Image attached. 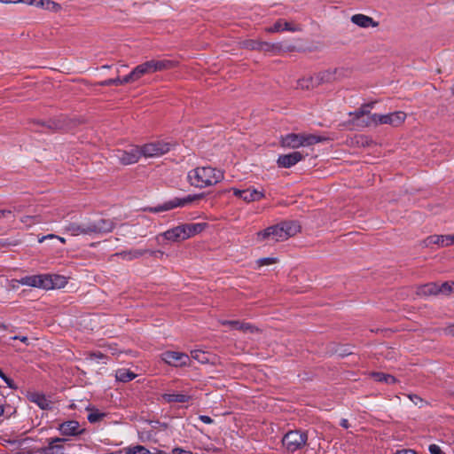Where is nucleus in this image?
I'll return each mask as SVG.
<instances>
[{
	"label": "nucleus",
	"instance_id": "nucleus-1",
	"mask_svg": "<svg viewBox=\"0 0 454 454\" xmlns=\"http://www.w3.org/2000/svg\"><path fill=\"white\" fill-rule=\"evenodd\" d=\"M187 178L192 186L203 189L220 183L224 178V173L210 166L197 167L188 172Z\"/></svg>",
	"mask_w": 454,
	"mask_h": 454
},
{
	"label": "nucleus",
	"instance_id": "nucleus-2",
	"mask_svg": "<svg viewBox=\"0 0 454 454\" xmlns=\"http://www.w3.org/2000/svg\"><path fill=\"white\" fill-rule=\"evenodd\" d=\"M300 231V226L295 222H282L280 223L270 226L263 231L257 232L258 241H267L269 243L281 242L294 236Z\"/></svg>",
	"mask_w": 454,
	"mask_h": 454
},
{
	"label": "nucleus",
	"instance_id": "nucleus-3",
	"mask_svg": "<svg viewBox=\"0 0 454 454\" xmlns=\"http://www.w3.org/2000/svg\"><path fill=\"white\" fill-rule=\"evenodd\" d=\"M12 282H17L22 286L49 290L64 287L67 284V279L60 275L41 274L25 276L20 280H12Z\"/></svg>",
	"mask_w": 454,
	"mask_h": 454
},
{
	"label": "nucleus",
	"instance_id": "nucleus-4",
	"mask_svg": "<svg viewBox=\"0 0 454 454\" xmlns=\"http://www.w3.org/2000/svg\"><path fill=\"white\" fill-rule=\"evenodd\" d=\"M204 198L203 193L188 195L184 198H174L164 203L155 206V207H147L144 208V211L158 214L160 212L169 211L176 207H183L188 204L192 203L193 201L201 200Z\"/></svg>",
	"mask_w": 454,
	"mask_h": 454
},
{
	"label": "nucleus",
	"instance_id": "nucleus-5",
	"mask_svg": "<svg viewBox=\"0 0 454 454\" xmlns=\"http://www.w3.org/2000/svg\"><path fill=\"white\" fill-rule=\"evenodd\" d=\"M308 441V434L306 432L300 430L287 432L283 439V446L288 452H294L303 448Z\"/></svg>",
	"mask_w": 454,
	"mask_h": 454
},
{
	"label": "nucleus",
	"instance_id": "nucleus-6",
	"mask_svg": "<svg viewBox=\"0 0 454 454\" xmlns=\"http://www.w3.org/2000/svg\"><path fill=\"white\" fill-rule=\"evenodd\" d=\"M171 144L164 141H155L141 146L142 154L145 157H160L171 149Z\"/></svg>",
	"mask_w": 454,
	"mask_h": 454
},
{
	"label": "nucleus",
	"instance_id": "nucleus-7",
	"mask_svg": "<svg viewBox=\"0 0 454 454\" xmlns=\"http://www.w3.org/2000/svg\"><path fill=\"white\" fill-rule=\"evenodd\" d=\"M406 119V114L403 111H396L387 114H373L372 121L380 124H389L393 127L402 125Z\"/></svg>",
	"mask_w": 454,
	"mask_h": 454
},
{
	"label": "nucleus",
	"instance_id": "nucleus-8",
	"mask_svg": "<svg viewBox=\"0 0 454 454\" xmlns=\"http://www.w3.org/2000/svg\"><path fill=\"white\" fill-rule=\"evenodd\" d=\"M161 359L168 365L176 367L186 366L190 362V356L187 354L170 350L163 352Z\"/></svg>",
	"mask_w": 454,
	"mask_h": 454
},
{
	"label": "nucleus",
	"instance_id": "nucleus-9",
	"mask_svg": "<svg viewBox=\"0 0 454 454\" xmlns=\"http://www.w3.org/2000/svg\"><path fill=\"white\" fill-rule=\"evenodd\" d=\"M90 235H99L111 232L115 228V223L111 219L100 218L97 221H88Z\"/></svg>",
	"mask_w": 454,
	"mask_h": 454
},
{
	"label": "nucleus",
	"instance_id": "nucleus-10",
	"mask_svg": "<svg viewBox=\"0 0 454 454\" xmlns=\"http://www.w3.org/2000/svg\"><path fill=\"white\" fill-rule=\"evenodd\" d=\"M231 191L235 197L240 198L246 202L258 201L264 198V192L254 188H247L244 190L231 188Z\"/></svg>",
	"mask_w": 454,
	"mask_h": 454
},
{
	"label": "nucleus",
	"instance_id": "nucleus-11",
	"mask_svg": "<svg viewBox=\"0 0 454 454\" xmlns=\"http://www.w3.org/2000/svg\"><path fill=\"white\" fill-rule=\"evenodd\" d=\"M141 147L133 146L128 150L121 151L118 154V159L124 165L136 163L142 156Z\"/></svg>",
	"mask_w": 454,
	"mask_h": 454
},
{
	"label": "nucleus",
	"instance_id": "nucleus-12",
	"mask_svg": "<svg viewBox=\"0 0 454 454\" xmlns=\"http://www.w3.org/2000/svg\"><path fill=\"white\" fill-rule=\"evenodd\" d=\"M303 159L304 155L301 152L294 151L287 154L279 155L277 160V164L279 168H289Z\"/></svg>",
	"mask_w": 454,
	"mask_h": 454
},
{
	"label": "nucleus",
	"instance_id": "nucleus-13",
	"mask_svg": "<svg viewBox=\"0 0 454 454\" xmlns=\"http://www.w3.org/2000/svg\"><path fill=\"white\" fill-rule=\"evenodd\" d=\"M33 124L35 126L34 129L38 132L55 131L64 128V122L60 119H52L47 121H36Z\"/></svg>",
	"mask_w": 454,
	"mask_h": 454
},
{
	"label": "nucleus",
	"instance_id": "nucleus-14",
	"mask_svg": "<svg viewBox=\"0 0 454 454\" xmlns=\"http://www.w3.org/2000/svg\"><path fill=\"white\" fill-rule=\"evenodd\" d=\"M153 74V66L151 60L145 61L138 66H137L129 74L128 81L137 82L142 76L145 74Z\"/></svg>",
	"mask_w": 454,
	"mask_h": 454
},
{
	"label": "nucleus",
	"instance_id": "nucleus-15",
	"mask_svg": "<svg viewBox=\"0 0 454 454\" xmlns=\"http://www.w3.org/2000/svg\"><path fill=\"white\" fill-rule=\"evenodd\" d=\"M59 430L61 434L66 436H74L82 434L84 429H82L80 424L76 420H68L61 423L59 426Z\"/></svg>",
	"mask_w": 454,
	"mask_h": 454
},
{
	"label": "nucleus",
	"instance_id": "nucleus-16",
	"mask_svg": "<svg viewBox=\"0 0 454 454\" xmlns=\"http://www.w3.org/2000/svg\"><path fill=\"white\" fill-rule=\"evenodd\" d=\"M265 30L268 33H277V32H281V31L296 32V31L301 30V28L298 25L287 22V21L280 19V20H277L273 26L267 27Z\"/></svg>",
	"mask_w": 454,
	"mask_h": 454
},
{
	"label": "nucleus",
	"instance_id": "nucleus-17",
	"mask_svg": "<svg viewBox=\"0 0 454 454\" xmlns=\"http://www.w3.org/2000/svg\"><path fill=\"white\" fill-rule=\"evenodd\" d=\"M280 145L282 147L297 149L301 147V133H288L282 136L280 138Z\"/></svg>",
	"mask_w": 454,
	"mask_h": 454
},
{
	"label": "nucleus",
	"instance_id": "nucleus-18",
	"mask_svg": "<svg viewBox=\"0 0 454 454\" xmlns=\"http://www.w3.org/2000/svg\"><path fill=\"white\" fill-rule=\"evenodd\" d=\"M66 231L73 236L90 235L88 221L81 223H70L66 226Z\"/></svg>",
	"mask_w": 454,
	"mask_h": 454
},
{
	"label": "nucleus",
	"instance_id": "nucleus-19",
	"mask_svg": "<svg viewBox=\"0 0 454 454\" xmlns=\"http://www.w3.org/2000/svg\"><path fill=\"white\" fill-rule=\"evenodd\" d=\"M426 247L437 245L439 247H449L452 245L450 235H431L424 240Z\"/></svg>",
	"mask_w": 454,
	"mask_h": 454
},
{
	"label": "nucleus",
	"instance_id": "nucleus-20",
	"mask_svg": "<svg viewBox=\"0 0 454 454\" xmlns=\"http://www.w3.org/2000/svg\"><path fill=\"white\" fill-rule=\"evenodd\" d=\"M350 20L352 23L363 28L376 27L379 25L372 17L360 13L353 15Z\"/></svg>",
	"mask_w": 454,
	"mask_h": 454
},
{
	"label": "nucleus",
	"instance_id": "nucleus-21",
	"mask_svg": "<svg viewBox=\"0 0 454 454\" xmlns=\"http://www.w3.org/2000/svg\"><path fill=\"white\" fill-rule=\"evenodd\" d=\"M153 73L169 70L177 67L178 62L173 59H151Z\"/></svg>",
	"mask_w": 454,
	"mask_h": 454
},
{
	"label": "nucleus",
	"instance_id": "nucleus-22",
	"mask_svg": "<svg viewBox=\"0 0 454 454\" xmlns=\"http://www.w3.org/2000/svg\"><path fill=\"white\" fill-rule=\"evenodd\" d=\"M27 397L30 402L36 403L42 410H51L52 408V403L42 393L33 392Z\"/></svg>",
	"mask_w": 454,
	"mask_h": 454
},
{
	"label": "nucleus",
	"instance_id": "nucleus-23",
	"mask_svg": "<svg viewBox=\"0 0 454 454\" xmlns=\"http://www.w3.org/2000/svg\"><path fill=\"white\" fill-rule=\"evenodd\" d=\"M184 233H185V231H184V229H183V226L181 224V225H178L172 229L168 230L162 235L167 240H169L172 242H176L179 240L186 239Z\"/></svg>",
	"mask_w": 454,
	"mask_h": 454
},
{
	"label": "nucleus",
	"instance_id": "nucleus-24",
	"mask_svg": "<svg viewBox=\"0 0 454 454\" xmlns=\"http://www.w3.org/2000/svg\"><path fill=\"white\" fill-rule=\"evenodd\" d=\"M221 324L223 325H229L234 329H238L242 332L254 333V332L258 331V329L254 325H253L249 323H244V322H240L238 320H224V321H222Z\"/></svg>",
	"mask_w": 454,
	"mask_h": 454
},
{
	"label": "nucleus",
	"instance_id": "nucleus-25",
	"mask_svg": "<svg viewBox=\"0 0 454 454\" xmlns=\"http://www.w3.org/2000/svg\"><path fill=\"white\" fill-rule=\"evenodd\" d=\"M327 140V137L324 136H318L315 134L301 133V146H310L318 143H322Z\"/></svg>",
	"mask_w": 454,
	"mask_h": 454
},
{
	"label": "nucleus",
	"instance_id": "nucleus-26",
	"mask_svg": "<svg viewBox=\"0 0 454 454\" xmlns=\"http://www.w3.org/2000/svg\"><path fill=\"white\" fill-rule=\"evenodd\" d=\"M206 223H185L182 224L183 229L185 231V238L186 239L201 232L207 227Z\"/></svg>",
	"mask_w": 454,
	"mask_h": 454
},
{
	"label": "nucleus",
	"instance_id": "nucleus-27",
	"mask_svg": "<svg viewBox=\"0 0 454 454\" xmlns=\"http://www.w3.org/2000/svg\"><path fill=\"white\" fill-rule=\"evenodd\" d=\"M419 296H430L439 294V285L436 283H427L419 286L416 292Z\"/></svg>",
	"mask_w": 454,
	"mask_h": 454
},
{
	"label": "nucleus",
	"instance_id": "nucleus-28",
	"mask_svg": "<svg viewBox=\"0 0 454 454\" xmlns=\"http://www.w3.org/2000/svg\"><path fill=\"white\" fill-rule=\"evenodd\" d=\"M244 46L250 50H257L262 51H270L274 48L273 44L257 40H247L244 42Z\"/></svg>",
	"mask_w": 454,
	"mask_h": 454
},
{
	"label": "nucleus",
	"instance_id": "nucleus-29",
	"mask_svg": "<svg viewBox=\"0 0 454 454\" xmlns=\"http://www.w3.org/2000/svg\"><path fill=\"white\" fill-rule=\"evenodd\" d=\"M148 252V250H143V249H132L129 251H121L115 253L114 256L120 257L123 260L131 261L133 259L139 258Z\"/></svg>",
	"mask_w": 454,
	"mask_h": 454
},
{
	"label": "nucleus",
	"instance_id": "nucleus-30",
	"mask_svg": "<svg viewBox=\"0 0 454 454\" xmlns=\"http://www.w3.org/2000/svg\"><path fill=\"white\" fill-rule=\"evenodd\" d=\"M163 399L167 403H187L191 400V396L186 394L173 393L163 395Z\"/></svg>",
	"mask_w": 454,
	"mask_h": 454
},
{
	"label": "nucleus",
	"instance_id": "nucleus-31",
	"mask_svg": "<svg viewBox=\"0 0 454 454\" xmlns=\"http://www.w3.org/2000/svg\"><path fill=\"white\" fill-rule=\"evenodd\" d=\"M336 72V69L325 70L318 73L315 78L317 81V83L332 82L335 80Z\"/></svg>",
	"mask_w": 454,
	"mask_h": 454
},
{
	"label": "nucleus",
	"instance_id": "nucleus-32",
	"mask_svg": "<svg viewBox=\"0 0 454 454\" xmlns=\"http://www.w3.org/2000/svg\"><path fill=\"white\" fill-rule=\"evenodd\" d=\"M121 452L124 454H151V451L143 445H129L123 448Z\"/></svg>",
	"mask_w": 454,
	"mask_h": 454
},
{
	"label": "nucleus",
	"instance_id": "nucleus-33",
	"mask_svg": "<svg viewBox=\"0 0 454 454\" xmlns=\"http://www.w3.org/2000/svg\"><path fill=\"white\" fill-rule=\"evenodd\" d=\"M116 380L121 382H128L135 379L136 374L130 372L129 369H119L115 374Z\"/></svg>",
	"mask_w": 454,
	"mask_h": 454
},
{
	"label": "nucleus",
	"instance_id": "nucleus-34",
	"mask_svg": "<svg viewBox=\"0 0 454 454\" xmlns=\"http://www.w3.org/2000/svg\"><path fill=\"white\" fill-rule=\"evenodd\" d=\"M126 79H128V74L122 78L117 77V78H111V79L105 80L100 82V85L101 86H113V85L120 86V85L133 82V81H128V80L126 81Z\"/></svg>",
	"mask_w": 454,
	"mask_h": 454
},
{
	"label": "nucleus",
	"instance_id": "nucleus-35",
	"mask_svg": "<svg viewBox=\"0 0 454 454\" xmlns=\"http://www.w3.org/2000/svg\"><path fill=\"white\" fill-rule=\"evenodd\" d=\"M374 380L379 382H386L387 384H394L395 383L396 380L394 376L390 374H386L383 372H374L372 374Z\"/></svg>",
	"mask_w": 454,
	"mask_h": 454
},
{
	"label": "nucleus",
	"instance_id": "nucleus-36",
	"mask_svg": "<svg viewBox=\"0 0 454 454\" xmlns=\"http://www.w3.org/2000/svg\"><path fill=\"white\" fill-rule=\"evenodd\" d=\"M350 114L353 115L354 121H359L363 117L371 115L372 114L369 108H367V106L364 104L360 108L356 110L354 113H351Z\"/></svg>",
	"mask_w": 454,
	"mask_h": 454
},
{
	"label": "nucleus",
	"instance_id": "nucleus-37",
	"mask_svg": "<svg viewBox=\"0 0 454 454\" xmlns=\"http://www.w3.org/2000/svg\"><path fill=\"white\" fill-rule=\"evenodd\" d=\"M452 293H454V281H446L439 286V294L450 295Z\"/></svg>",
	"mask_w": 454,
	"mask_h": 454
},
{
	"label": "nucleus",
	"instance_id": "nucleus-38",
	"mask_svg": "<svg viewBox=\"0 0 454 454\" xmlns=\"http://www.w3.org/2000/svg\"><path fill=\"white\" fill-rule=\"evenodd\" d=\"M63 441V439L59 437L50 439L48 446L44 449V454H51L55 448L60 447L59 443Z\"/></svg>",
	"mask_w": 454,
	"mask_h": 454
},
{
	"label": "nucleus",
	"instance_id": "nucleus-39",
	"mask_svg": "<svg viewBox=\"0 0 454 454\" xmlns=\"http://www.w3.org/2000/svg\"><path fill=\"white\" fill-rule=\"evenodd\" d=\"M38 4H36V7H42L47 10H55L58 11L60 6L59 4H56L55 2L51 0H41V3L37 2Z\"/></svg>",
	"mask_w": 454,
	"mask_h": 454
},
{
	"label": "nucleus",
	"instance_id": "nucleus-40",
	"mask_svg": "<svg viewBox=\"0 0 454 454\" xmlns=\"http://www.w3.org/2000/svg\"><path fill=\"white\" fill-rule=\"evenodd\" d=\"M373 114L371 115H367L363 117L359 121H356L357 126L360 127H370V126H378V123L372 121Z\"/></svg>",
	"mask_w": 454,
	"mask_h": 454
},
{
	"label": "nucleus",
	"instance_id": "nucleus-41",
	"mask_svg": "<svg viewBox=\"0 0 454 454\" xmlns=\"http://www.w3.org/2000/svg\"><path fill=\"white\" fill-rule=\"evenodd\" d=\"M105 417V414L102 412H99L98 410H93L89 415H88V420L90 423H96L99 420H101Z\"/></svg>",
	"mask_w": 454,
	"mask_h": 454
},
{
	"label": "nucleus",
	"instance_id": "nucleus-42",
	"mask_svg": "<svg viewBox=\"0 0 454 454\" xmlns=\"http://www.w3.org/2000/svg\"><path fill=\"white\" fill-rule=\"evenodd\" d=\"M191 356L201 364H204L207 361L205 353L200 350H192L191 352Z\"/></svg>",
	"mask_w": 454,
	"mask_h": 454
},
{
	"label": "nucleus",
	"instance_id": "nucleus-43",
	"mask_svg": "<svg viewBox=\"0 0 454 454\" xmlns=\"http://www.w3.org/2000/svg\"><path fill=\"white\" fill-rule=\"evenodd\" d=\"M277 261H278V259L275 257H264V258L258 259L256 261V264L258 265V267H262V266L276 263Z\"/></svg>",
	"mask_w": 454,
	"mask_h": 454
},
{
	"label": "nucleus",
	"instance_id": "nucleus-44",
	"mask_svg": "<svg viewBox=\"0 0 454 454\" xmlns=\"http://www.w3.org/2000/svg\"><path fill=\"white\" fill-rule=\"evenodd\" d=\"M105 357H106L105 354H103L100 351H94V352H90L89 354V358L91 360L104 359Z\"/></svg>",
	"mask_w": 454,
	"mask_h": 454
},
{
	"label": "nucleus",
	"instance_id": "nucleus-45",
	"mask_svg": "<svg viewBox=\"0 0 454 454\" xmlns=\"http://www.w3.org/2000/svg\"><path fill=\"white\" fill-rule=\"evenodd\" d=\"M428 450L431 454H445L442 449L436 444H431L428 447Z\"/></svg>",
	"mask_w": 454,
	"mask_h": 454
},
{
	"label": "nucleus",
	"instance_id": "nucleus-46",
	"mask_svg": "<svg viewBox=\"0 0 454 454\" xmlns=\"http://www.w3.org/2000/svg\"><path fill=\"white\" fill-rule=\"evenodd\" d=\"M2 380L5 382L8 387L12 389H17V386L15 385L14 381L7 377L6 375L2 378Z\"/></svg>",
	"mask_w": 454,
	"mask_h": 454
},
{
	"label": "nucleus",
	"instance_id": "nucleus-47",
	"mask_svg": "<svg viewBox=\"0 0 454 454\" xmlns=\"http://www.w3.org/2000/svg\"><path fill=\"white\" fill-rule=\"evenodd\" d=\"M59 238L58 235H55V234H48V235H45V236H42V237H39L38 238V242L39 243H43L44 240L46 239H57Z\"/></svg>",
	"mask_w": 454,
	"mask_h": 454
},
{
	"label": "nucleus",
	"instance_id": "nucleus-48",
	"mask_svg": "<svg viewBox=\"0 0 454 454\" xmlns=\"http://www.w3.org/2000/svg\"><path fill=\"white\" fill-rule=\"evenodd\" d=\"M172 454H193L190 450H183L181 448H175L172 450Z\"/></svg>",
	"mask_w": 454,
	"mask_h": 454
},
{
	"label": "nucleus",
	"instance_id": "nucleus-49",
	"mask_svg": "<svg viewBox=\"0 0 454 454\" xmlns=\"http://www.w3.org/2000/svg\"><path fill=\"white\" fill-rule=\"evenodd\" d=\"M199 419L205 424H212L214 422V420L207 415H200Z\"/></svg>",
	"mask_w": 454,
	"mask_h": 454
},
{
	"label": "nucleus",
	"instance_id": "nucleus-50",
	"mask_svg": "<svg viewBox=\"0 0 454 454\" xmlns=\"http://www.w3.org/2000/svg\"><path fill=\"white\" fill-rule=\"evenodd\" d=\"M37 2L41 3V0H20V3H23L27 5H34V6H36V4H38Z\"/></svg>",
	"mask_w": 454,
	"mask_h": 454
},
{
	"label": "nucleus",
	"instance_id": "nucleus-51",
	"mask_svg": "<svg viewBox=\"0 0 454 454\" xmlns=\"http://www.w3.org/2000/svg\"><path fill=\"white\" fill-rule=\"evenodd\" d=\"M16 242H8L4 239H0V247H6V246H16Z\"/></svg>",
	"mask_w": 454,
	"mask_h": 454
},
{
	"label": "nucleus",
	"instance_id": "nucleus-52",
	"mask_svg": "<svg viewBox=\"0 0 454 454\" xmlns=\"http://www.w3.org/2000/svg\"><path fill=\"white\" fill-rule=\"evenodd\" d=\"M395 454H417L414 450H397Z\"/></svg>",
	"mask_w": 454,
	"mask_h": 454
},
{
	"label": "nucleus",
	"instance_id": "nucleus-53",
	"mask_svg": "<svg viewBox=\"0 0 454 454\" xmlns=\"http://www.w3.org/2000/svg\"><path fill=\"white\" fill-rule=\"evenodd\" d=\"M12 215V211L11 210H0V219L3 218V217H6L8 215Z\"/></svg>",
	"mask_w": 454,
	"mask_h": 454
},
{
	"label": "nucleus",
	"instance_id": "nucleus-54",
	"mask_svg": "<svg viewBox=\"0 0 454 454\" xmlns=\"http://www.w3.org/2000/svg\"><path fill=\"white\" fill-rule=\"evenodd\" d=\"M340 425L344 428H348L350 426L347 419H342L340 422Z\"/></svg>",
	"mask_w": 454,
	"mask_h": 454
},
{
	"label": "nucleus",
	"instance_id": "nucleus-55",
	"mask_svg": "<svg viewBox=\"0 0 454 454\" xmlns=\"http://www.w3.org/2000/svg\"><path fill=\"white\" fill-rule=\"evenodd\" d=\"M0 3H3V4H17V3H20V0H0Z\"/></svg>",
	"mask_w": 454,
	"mask_h": 454
},
{
	"label": "nucleus",
	"instance_id": "nucleus-56",
	"mask_svg": "<svg viewBox=\"0 0 454 454\" xmlns=\"http://www.w3.org/2000/svg\"><path fill=\"white\" fill-rule=\"evenodd\" d=\"M447 332H448V333H450V334H451L452 336H454V325H450V326L447 328Z\"/></svg>",
	"mask_w": 454,
	"mask_h": 454
},
{
	"label": "nucleus",
	"instance_id": "nucleus-57",
	"mask_svg": "<svg viewBox=\"0 0 454 454\" xmlns=\"http://www.w3.org/2000/svg\"><path fill=\"white\" fill-rule=\"evenodd\" d=\"M13 339H14V340L19 339V340H20L22 342H25V343H26V342L27 341V340H28V339H27V337H26V336H23V337H18V336H15V337H13Z\"/></svg>",
	"mask_w": 454,
	"mask_h": 454
},
{
	"label": "nucleus",
	"instance_id": "nucleus-58",
	"mask_svg": "<svg viewBox=\"0 0 454 454\" xmlns=\"http://www.w3.org/2000/svg\"><path fill=\"white\" fill-rule=\"evenodd\" d=\"M374 105H375V102H371V103L365 104V106H367V108H369L370 111H371V109L373 108Z\"/></svg>",
	"mask_w": 454,
	"mask_h": 454
},
{
	"label": "nucleus",
	"instance_id": "nucleus-59",
	"mask_svg": "<svg viewBox=\"0 0 454 454\" xmlns=\"http://www.w3.org/2000/svg\"><path fill=\"white\" fill-rule=\"evenodd\" d=\"M32 218H33L32 216H24L21 218V222L27 223V220L32 219Z\"/></svg>",
	"mask_w": 454,
	"mask_h": 454
},
{
	"label": "nucleus",
	"instance_id": "nucleus-60",
	"mask_svg": "<svg viewBox=\"0 0 454 454\" xmlns=\"http://www.w3.org/2000/svg\"><path fill=\"white\" fill-rule=\"evenodd\" d=\"M57 239H59L62 244L66 243V239L64 238H62V237L59 236V238H57Z\"/></svg>",
	"mask_w": 454,
	"mask_h": 454
},
{
	"label": "nucleus",
	"instance_id": "nucleus-61",
	"mask_svg": "<svg viewBox=\"0 0 454 454\" xmlns=\"http://www.w3.org/2000/svg\"><path fill=\"white\" fill-rule=\"evenodd\" d=\"M4 409L2 405H0V416L4 414Z\"/></svg>",
	"mask_w": 454,
	"mask_h": 454
},
{
	"label": "nucleus",
	"instance_id": "nucleus-62",
	"mask_svg": "<svg viewBox=\"0 0 454 454\" xmlns=\"http://www.w3.org/2000/svg\"><path fill=\"white\" fill-rule=\"evenodd\" d=\"M4 376H5V374L4 373V372L0 369V378L2 379Z\"/></svg>",
	"mask_w": 454,
	"mask_h": 454
},
{
	"label": "nucleus",
	"instance_id": "nucleus-63",
	"mask_svg": "<svg viewBox=\"0 0 454 454\" xmlns=\"http://www.w3.org/2000/svg\"><path fill=\"white\" fill-rule=\"evenodd\" d=\"M451 94L454 95V84L450 88Z\"/></svg>",
	"mask_w": 454,
	"mask_h": 454
},
{
	"label": "nucleus",
	"instance_id": "nucleus-64",
	"mask_svg": "<svg viewBox=\"0 0 454 454\" xmlns=\"http://www.w3.org/2000/svg\"><path fill=\"white\" fill-rule=\"evenodd\" d=\"M450 238H451V240H452V245H454V234L450 235Z\"/></svg>",
	"mask_w": 454,
	"mask_h": 454
}]
</instances>
